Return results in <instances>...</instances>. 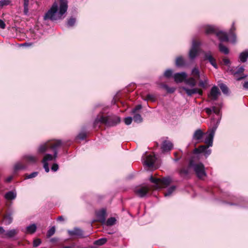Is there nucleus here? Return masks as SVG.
I'll use <instances>...</instances> for the list:
<instances>
[{"instance_id": "13d9d810", "label": "nucleus", "mask_w": 248, "mask_h": 248, "mask_svg": "<svg viewBox=\"0 0 248 248\" xmlns=\"http://www.w3.org/2000/svg\"><path fill=\"white\" fill-rule=\"evenodd\" d=\"M13 179V176H9L8 177H7L5 181L6 182H10Z\"/></svg>"}, {"instance_id": "864d4df0", "label": "nucleus", "mask_w": 248, "mask_h": 248, "mask_svg": "<svg viewBox=\"0 0 248 248\" xmlns=\"http://www.w3.org/2000/svg\"><path fill=\"white\" fill-rule=\"evenodd\" d=\"M223 63L225 65L229 66L230 67L229 65L230 64V60L229 59H226V58H224L223 60Z\"/></svg>"}, {"instance_id": "c85d7f7f", "label": "nucleus", "mask_w": 248, "mask_h": 248, "mask_svg": "<svg viewBox=\"0 0 248 248\" xmlns=\"http://www.w3.org/2000/svg\"><path fill=\"white\" fill-rule=\"evenodd\" d=\"M203 80H200L199 81V86L205 89L206 88V85L208 83V79L204 75H203Z\"/></svg>"}, {"instance_id": "0eeeda50", "label": "nucleus", "mask_w": 248, "mask_h": 248, "mask_svg": "<svg viewBox=\"0 0 248 248\" xmlns=\"http://www.w3.org/2000/svg\"><path fill=\"white\" fill-rule=\"evenodd\" d=\"M189 167H191L195 172L197 177L202 179L206 176V174L204 170V166L202 163H195L192 158L190 160Z\"/></svg>"}, {"instance_id": "7c9ffc66", "label": "nucleus", "mask_w": 248, "mask_h": 248, "mask_svg": "<svg viewBox=\"0 0 248 248\" xmlns=\"http://www.w3.org/2000/svg\"><path fill=\"white\" fill-rule=\"evenodd\" d=\"M219 49L220 52L224 53L225 54H228L229 52L228 48L223 45L221 43L219 45Z\"/></svg>"}, {"instance_id": "e433bc0d", "label": "nucleus", "mask_w": 248, "mask_h": 248, "mask_svg": "<svg viewBox=\"0 0 248 248\" xmlns=\"http://www.w3.org/2000/svg\"><path fill=\"white\" fill-rule=\"evenodd\" d=\"M189 166L187 168H183L180 170V174L181 175H186L189 172Z\"/></svg>"}, {"instance_id": "f3484780", "label": "nucleus", "mask_w": 248, "mask_h": 248, "mask_svg": "<svg viewBox=\"0 0 248 248\" xmlns=\"http://www.w3.org/2000/svg\"><path fill=\"white\" fill-rule=\"evenodd\" d=\"M173 78L174 80L177 83L185 81L186 78H187V74L185 72L177 73L174 75Z\"/></svg>"}, {"instance_id": "58836bf2", "label": "nucleus", "mask_w": 248, "mask_h": 248, "mask_svg": "<svg viewBox=\"0 0 248 248\" xmlns=\"http://www.w3.org/2000/svg\"><path fill=\"white\" fill-rule=\"evenodd\" d=\"M219 86L223 93L224 94H227L228 93V88L225 84L221 83L219 85Z\"/></svg>"}, {"instance_id": "2eb2a0df", "label": "nucleus", "mask_w": 248, "mask_h": 248, "mask_svg": "<svg viewBox=\"0 0 248 248\" xmlns=\"http://www.w3.org/2000/svg\"><path fill=\"white\" fill-rule=\"evenodd\" d=\"M156 160L155 155H149L145 156V160L144 161V164L149 168H152Z\"/></svg>"}, {"instance_id": "a18cd8bd", "label": "nucleus", "mask_w": 248, "mask_h": 248, "mask_svg": "<svg viewBox=\"0 0 248 248\" xmlns=\"http://www.w3.org/2000/svg\"><path fill=\"white\" fill-rule=\"evenodd\" d=\"M10 1L9 0H0V7L8 5L10 4Z\"/></svg>"}, {"instance_id": "bb28decb", "label": "nucleus", "mask_w": 248, "mask_h": 248, "mask_svg": "<svg viewBox=\"0 0 248 248\" xmlns=\"http://www.w3.org/2000/svg\"><path fill=\"white\" fill-rule=\"evenodd\" d=\"M13 221V217L12 214H7L3 218L4 223L6 225H9L12 223Z\"/></svg>"}, {"instance_id": "603ef678", "label": "nucleus", "mask_w": 248, "mask_h": 248, "mask_svg": "<svg viewBox=\"0 0 248 248\" xmlns=\"http://www.w3.org/2000/svg\"><path fill=\"white\" fill-rule=\"evenodd\" d=\"M58 168H59L58 165L57 164L54 163L53 164V165L51 167V170L54 171H56L58 170Z\"/></svg>"}, {"instance_id": "4468645a", "label": "nucleus", "mask_w": 248, "mask_h": 248, "mask_svg": "<svg viewBox=\"0 0 248 248\" xmlns=\"http://www.w3.org/2000/svg\"><path fill=\"white\" fill-rule=\"evenodd\" d=\"M182 89L183 90H184L186 92L187 95L189 96H192V95L196 93H198L200 95H202L203 93L202 90L197 88H193L191 89H189L188 88L186 87H182Z\"/></svg>"}, {"instance_id": "aec40b11", "label": "nucleus", "mask_w": 248, "mask_h": 248, "mask_svg": "<svg viewBox=\"0 0 248 248\" xmlns=\"http://www.w3.org/2000/svg\"><path fill=\"white\" fill-rule=\"evenodd\" d=\"M204 60H208L210 63L216 69L217 68L216 60L212 56L210 52L206 53L204 54Z\"/></svg>"}, {"instance_id": "393cba45", "label": "nucleus", "mask_w": 248, "mask_h": 248, "mask_svg": "<svg viewBox=\"0 0 248 248\" xmlns=\"http://www.w3.org/2000/svg\"><path fill=\"white\" fill-rule=\"evenodd\" d=\"M175 64L178 67L184 66L186 65V62L182 56H179L176 59Z\"/></svg>"}, {"instance_id": "1a4fd4ad", "label": "nucleus", "mask_w": 248, "mask_h": 248, "mask_svg": "<svg viewBox=\"0 0 248 248\" xmlns=\"http://www.w3.org/2000/svg\"><path fill=\"white\" fill-rule=\"evenodd\" d=\"M200 42L193 40L192 47L189 52V57L190 59L193 60L197 56L200 50Z\"/></svg>"}, {"instance_id": "f8f14e48", "label": "nucleus", "mask_w": 248, "mask_h": 248, "mask_svg": "<svg viewBox=\"0 0 248 248\" xmlns=\"http://www.w3.org/2000/svg\"><path fill=\"white\" fill-rule=\"evenodd\" d=\"M220 94V93L219 89L216 86H213L211 89L210 93L208 94L209 101L217 100Z\"/></svg>"}, {"instance_id": "c756f323", "label": "nucleus", "mask_w": 248, "mask_h": 248, "mask_svg": "<svg viewBox=\"0 0 248 248\" xmlns=\"http://www.w3.org/2000/svg\"><path fill=\"white\" fill-rule=\"evenodd\" d=\"M132 114L133 115V120L134 122L138 123H141L142 122V117L139 113H136Z\"/></svg>"}, {"instance_id": "de8ad7c7", "label": "nucleus", "mask_w": 248, "mask_h": 248, "mask_svg": "<svg viewBox=\"0 0 248 248\" xmlns=\"http://www.w3.org/2000/svg\"><path fill=\"white\" fill-rule=\"evenodd\" d=\"M124 121L126 125H129L132 123V118L131 117H126L124 119Z\"/></svg>"}, {"instance_id": "a878e982", "label": "nucleus", "mask_w": 248, "mask_h": 248, "mask_svg": "<svg viewBox=\"0 0 248 248\" xmlns=\"http://www.w3.org/2000/svg\"><path fill=\"white\" fill-rule=\"evenodd\" d=\"M248 58V50H246L240 53L239 55V59L242 62H246Z\"/></svg>"}, {"instance_id": "ea45409f", "label": "nucleus", "mask_w": 248, "mask_h": 248, "mask_svg": "<svg viewBox=\"0 0 248 248\" xmlns=\"http://www.w3.org/2000/svg\"><path fill=\"white\" fill-rule=\"evenodd\" d=\"M76 18L74 17H71L68 20L67 25L68 27H72L76 23Z\"/></svg>"}, {"instance_id": "09e8293b", "label": "nucleus", "mask_w": 248, "mask_h": 248, "mask_svg": "<svg viewBox=\"0 0 248 248\" xmlns=\"http://www.w3.org/2000/svg\"><path fill=\"white\" fill-rule=\"evenodd\" d=\"M41 241L40 239H37L33 241V245L34 247H37L40 245Z\"/></svg>"}, {"instance_id": "5fc2aeb1", "label": "nucleus", "mask_w": 248, "mask_h": 248, "mask_svg": "<svg viewBox=\"0 0 248 248\" xmlns=\"http://www.w3.org/2000/svg\"><path fill=\"white\" fill-rule=\"evenodd\" d=\"M5 28V24L4 22L1 20L0 19V28L4 29Z\"/></svg>"}, {"instance_id": "412c9836", "label": "nucleus", "mask_w": 248, "mask_h": 248, "mask_svg": "<svg viewBox=\"0 0 248 248\" xmlns=\"http://www.w3.org/2000/svg\"><path fill=\"white\" fill-rule=\"evenodd\" d=\"M173 144L170 141L165 140L162 143L161 149L163 152H167L171 150Z\"/></svg>"}, {"instance_id": "680f3d73", "label": "nucleus", "mask_w": 248, "mask_h": 248, "mask_svg": "<svg viewBox=\"0 0 248 248\" xmlns=\"http://www.w3.org/2000/svg\"><path fill=\"white\" fill-rule=\"evenodd\" d=\"M4 232V230L2 227H0V234L3 233Z\"/></svg>"}, {"instance_id": "9b49d317", "label": "nucleus", "mask_w": 248, "mask_h": 248, "mask_svg": "<svg viewBox=\"0 0 248 248\" xmlns=\"http://www.w3.org/2000/svg\"><path fill=\"white\" fill-rule=\"evenodd\" d=\"M204 133L202 131L201 129H199L196 130L193 135L192 141L195 142V144L202 142L203 141V136Z\"/></svg>"}, {"instance_id": "3c124183", "label": "nucleus", "mask_w": 248, "mask_h": 248, "mask_svg": "<svg viewBox=\"0 0 248 248\" xmlns=\"http://www.w3.org/2000/svg\"><path fill=\"white\" fill-rule=\"evenodd\" d=\"M213 111L217 115H219L220 113V109L215 106L213 107Z\"/></svg>"}, {"instance_id": "f03ea898", "label": "nucleus", "mask_w": 248, "mask_h": 248, "mask_svg": "<svg viewBox=\"0 0 248 248\" xmlns=\"http://www.w3.org/2000/svg\"><path fill=\"white\" fill-rule=\"evenodd\" d=\"M67 1L66 0H59L55 2L50 9L46 13L44 16L45 20L49 19L56 20L62 18V16L67 10Z\"/></svg>"}, {"instance_id": "0e129e2a", "label": "nucleus", "mask_w": 248, "mask_h": 248, "mask_svg": "<svg viewBox=\"0 0 248 248\" xmlns=\"http://www.w3.org/2000/svg\"><path fill=\"white\" fill-rule=\"evenodd\" d=\"M176 155H177V153H174V155H175V156H176Z\"/></svg>"}, {"instance_id": "dca6fc26", "label": "nucleus", "mask_w": 248, "mask_h": 248, "mask_svg": "<svg viewBox=\"0 0 248 248\" xmlns=\"http://www.w3.org/2000/svg\"><path fill=\"white\" fill-rule=\"evenodd\" d=\"M96 216L99 222L102 223H105L106 222L107 213L105 209H102L97 212Z\"/></svg>"}, {"instance_id": "49530a36", "label": "nucleus", "mask_w": 248, "mask_h": 248, "mask_svg": "<svg viewBox=\"0 0 248 248\" xmlns=\"http://www.w3.org/2000/svg\"><path fill=\"white\" fill-rule=\"evenodd\" d=\"M142 108V106L141 105H137L132 111V114H135L136 113H138V111L141 109Z\"/></svg>"}, {"instance_id": "b1692460", "label": "nucleus", "mask_w": 248, "mask_h": 248, "mask_svg": "<svg viewBox=\"0 0 248 248\" xmlns=\"http://www.w3.org/2000/svg\"><path fill=\"white\" fill-rule=\"evenodd\" d=\"M191 75L192 77L199 80L200 78V72L198 68L195 67L191 71Z\"/></svg>"}, {"instance_id": "052dcab7", "label": "nucleus", "mask_w": 248, "mask_h": 248, "mask_svg": "<svg viewBox=\"0 0 248 248\" xmlns=\"http://www.w3.org/2000/svg\"><path fill=\"white\" fill-rule=\"evenodd\" d=\"M58 220L59 221H63L64 219L62 216H60L58 217Z\"/></svg>"}, {"instance_id": "20e7f679", "label": "nucleus", "mask_w": 248, "mask_h": 248, "mask_svg": "<svg viewBox=\"0 0 248 248\" xmlns=\"http://www.w3.org/2000/svg\"><path fill=\"white\" fill-rule=\"evenodd\" d=\"M204 29L206 34L215 33L220 41L223 42L230 40L232 43L236 42V35L232 32L235 29L233 24L230 31L229 36L225 32L218 31L217 29L214 26L207 25L204 27Z\"/></svg>"}, {"instance_id": "9d476101", "label": "nucleus", "mask_w": 248, "mask_h": 248, "mask_svg": "<svg viewBox=\"0 0 248 248\" xmlns=\"http://www.w3.org/2000/svg\"><path fill=\"white\" fill-rule=\"evenodd\" d=\"M228 70L235 76L237 80H241L246 77V76H238L239 75L242 74L244 71V68L242 66L232 68L229 67Z\"/></svg>"}, {"instance_id": "5701e85b", "label": "nucleus", "mask_w": 248, "mask_h": 248, "mask_svg": "<svg viewBox=\"0 0 248 248\" xmlns=\"http://www.w3.org/2000/svg\"><path fill=\"white\" fill-rule=\"evenodd\" d=\"M197 79L193 77H191L188 78H186L185 82L191 87H194L196 86L197 83Z\"/></svg>"}, {"instance_id": "a211bd4d", "label": "nucleus", "mask_w": 248, "mask_h": 248, "mask_svg": "<svg viewBox=\"0 0 248 248\" xmlns=\"http://www.w3.org/2000/svg\"><path fill=\"white\" fill-rule=\"evenodd\" d=\"M33 0H23V12L25 15H29V9L32 4Z\"/></svg>"}, {"instance_id": "8fccbe9b", "label": "nucleus", "mask_w": 248, "mask_h": 248, "mask_svg": "<svg viewBox=\"0 0 248 248\" xmlns=\"http://www.w3.org/2000/svg\"><path fill=\"white\" fill-rule=\"evenodd\" d=\"M44 165V168L46 172H48L49 171L48 163H43Z\"/></svg>"}, {"instance_id": "4c0bfd02", "label": "nucleus", "mask_w": 248, "mask_h": 248, "mask_svg": "<svg viewBox=\"0 0 248 248\" xmlns=\"http://www.w3.org/2000/svg\"><path fill=\"white\" fill-rule=\"evenodd\" d=\"M162 86L169 93H173L175 91V88L169 87L166 84H163Z\"/></svg>"}, {"instance_id": "6e6552de", "label": "nucleus", "mask_w": 248, "mask_h": 248, "mask_svg": "<svg viewBox=\"0 0 248 248\" xmlns=\"http://www.w3.org/2000/svg\"><path fill=\"white\" fill-rule=\"evenodd\" d=\"M150 180L152 183L155 184V188L156 189L167 186L171 182V180L170 177L160 179L154 178L153 176L150 177Z\"/></svg>"}, {"instance_id": "ddd939ff", "label": "nucleus", "mask_w": 248, "mask_h": 248, "mask_svg": "<svg viewBox=\"0 0 248 248\" xmlns=\"http://www.w3.org/2000/svg\"><path fill=\"white\" fill-rule=\"evenodd\" d=\"M150 188L147 186H139L134 190L135 193L139 197H145L148 193Z\"/></svg>"}, {"instance_id": "f704fd0d", "label": "nucleus", "mask_w": 248, "mask_h": 248, "mask_svg": "<svg viewBox=\"0 0 248 248\" xmlns=\"http://www.w3.org/2000/svg\"><path fill=\"white\" fill-rule=\"evenodd\" d=\"M107 241V239L105 238H100L94 242V245L102 246L105 244Z\"/></svg>"}, {"instance_id": "bf43d9fd", "label": "nucleus", "mask_w": 248, "mask_h": 248, "mask_svg": "<svg viewBox=\"0 0 248 248\" xmlns=\"http://www.w3.org/2000/svg\"><path fill=\"white\" fill-rule=\"evenodd\" d=\"M21 46H31V44L25 43L21 44Z\"/></svg>"}, {"instance_id": "c03bdc74", "label": "nucleus", "mask_w": 248, "mask_h": 248, "mask_svg": "<svg viewBox=\"0 0 248 248\" xmlns=\"http://www.w3.org/2000/svg\"><path fill=\"white\" fill-rule=\"evenodd\" d=\"M172 73L173 72L171 70L168 69L165 72L164 76L169 78L172 76Z\"/></svg>"}, {"instance_id": "e2e57ef3", "label": "nucleus", "mask_w": 248, "mask_h": 248, "mask_svg": "<svg viewBox=\"0 0 248 248\" xmlns=\"http://www.w3.org/2000/svg\"><path fill=\"white\" fill-rule=\"evenodd\" d=\"M178 159H179L178 158H176V159H174V160H175V161H178Z\"/></svg>"}, {"instance_id": "4be33fe9", "label": "nucleus", "mask_w": 248, "mask_h": 248, "mask_svg": "<svg viewBox=\"0 0 248 248\" xmlns=\"http://www.w3.org/2000/svg\"><path fill=\"white\" fill-rule=\"evenodd\" d=\"M16 193L15 191H10L4 195V198L7 200H13L16 199Z\"/></svg>"}, {"instance_id": "f257e3e1", "label": "nucleus", "mask_w": 248, "mask_h": 248, "mask_svg": "<svg viewBox=\"0 0 248 248\" xmlns=\"http://www.w3.org/2000/svg\"><path fill=\"white\" fill-rule=\"evenodd\" d=\"M62 144L60 140H49L40 144L37 149L39 154H44L52 150L53 155L46 154L42 160V163H48L49 161H55L58 155V149Z\"/></svg>"}, {"instance_id": "a19ab883", "label": "nucleus", "mask_w": 248, "mask_h": 248, "mask_svg": "<svg viewBox=\"0 0 248 248\" xmlns=\"http://www.w3.org/2000/svg\"><path fill=\"white\" fill-rule=\"evenodd\" d=\"M55 232V227H52L47 231V237H50L52 236Z\"/></svg>"}, {"instance_id": "6ab92c4d", "label": "nucleus", "mask_w": 248, "mask_h": 248, "mask_svg": "<svg viewBox=\"0 0 248 248\" xmlns=\"http://www.w3.org/2000/svg\"><path fill=\"white\" fill-rule=\"evenodd\" d=\"M68 233L71 236H77L79 237H84L82 231L77 228H74L73 230H69Z\"/></svg>"}, {"instance_id": "4d7b16f0", "label": "nucleus", "mask_w": 248, "mask_h": 248, "mask_svg": "<svg viewBox=\"0 0 248 248\" xmlns=\"http://www.w3.org/2000/svg\"><path fill=\"white\" fill-rule=\"evenodd\" d=\"M243 87L245 89L248 90V81L245 82L243 84Z\"/></svg>"}, {"instance_id": "6e6d98bb", "label": "nucleus", "mask_w": 248, "mask_h": 248, "mask_svg": "<svg viewBox=\"0 0 248 248\" xmlns=\"http://www.w3.org/2000/svg\"><path fill=\"white\" fill-rule=\"evenodd\" d=\"M205 110L206 112L208 114L210 115V114H211V113H212V112L213 111V108H206L205 109Z\"/></svg>"}, {"instance_id": "cd10ccee", "label": "nucleus", "mask_w": 248, "mask_h": 248, "mask_svg": "<svg viewBox=\"0 0 248 248\" xmlns=\"http://www.w3.org/2000/svg\"><path fill=\"white\" fill-rule=\"evenodd\" d=\"M36 226L35 224H31L26 228V232L28 233H33L36 230Z\"/></svg>"}, {"instance_id": "473e14b6", "label": "nucleus", "mask_w": 248, "mask_h": 248, "mask_svg": "<svg viewBox=\"0 0 248 248\" xmlns=\"http://www.w3.org/2000/svg\"><path fill=\"white\" fill-rule=\"evenodd\" d=\"M176 189L175 186H172L170 187L167 191L164 193V196L165 197L170 196L171 194L175 191Z\"/></svg>"}, {"instance_id": "423d86ee", "label": "nucleus", "mask_w": 248, "mask_h": 248, "mask_svg": "<svg viewBox=\"0 0 248 248\" xmlns=\"http://www.w3.org/2000/svg\"><path fill=\"white\" fill-rule=\"evenodd\" d=\"M120 121V119L118 117L111 119L103 116H98L94 122V126L95 127L97 126L100 127L101 124L109 126H113L119 123Z\"/></svg>"}, {"instance_id": "72a5a7b5", "label": "nucleus", "mask_w": 248, "mask_h": 248, "mask_svg": "<svg viewBox=\"0 0 248 248\" xmlns=\"http://www.w3.org/2000/svg\"><path fill=\"white\" fill-rule=\"evenodd\" d=\"M17 233V231L16 229H13L7 231L5 234L9 237H12L16 234Z\"/></svg>"}, {"instance_id": "39448f33", "label": "nucleus", "mask_w": 248, "mask_h": 248, "mask_svg": "<svg viewBox=\"0 0 248 248\" xmlns=\"http://www.w3.org/2000/svg\"><path fill=\"white\" fill-rule=\"evenodd\" d=\"M38 158L37 156L26 155L23 156L21 161L17 162L14 166V170L15 171L20 170H23L27 167V164H34L37 162Z\"/></svg>"}, {"instance_id": "79ce46f5", "label": "nucleus", "mask_w": 248, "mask_h": 248, "mask_svg": "<svg viewBox=\"0 0 248 248\" xmlns=\"http://www.w3.org/2000/svg\"><path fill=\"white\" fill-rule=\"evenodd\" d=\"M37 172H33L30 174H26L25 175V179H31L36 177L38 175Z\"/></svg>"}, {"instance_id": "37998d69", "label": "nucleus", "mask_w": 248, "mask_h": 248, "mask_svg": "<svg viewBox=\"0 0 248 248\" xmlns=\"http://www.w3.org/2000/svg\"><path fill=\"white\" fill-rule=\"evenodd\" d=\"M86 137V134L85 132L80 133L77 136V139L83 140Z\"/></svg>"}, {"instance_id": "7ed1b4c3", "label": "nucleus", "mask_w": 248, "mask_h": 248, "mask_svg": "<svg viewBox=\"0 0 248 248\" xmlns=\"http://www.w3.org/2000/svg\"><path fill=\"white\" fill-rule=\"evenodd\" d=\"M218 122L217 123L216 125L213 126L212 129L209 132L205 140V145H202L200 146L198 148H196L193 153L196 155L203 154L205 157H207L211 153V149H208L209 147L213 145V138L215 135V131L217 127Z\"/></svg>"}, {"instance_id": "2f4dec72", "label": "nucleus", "mask_w": 248, "mask_h": 248, "mask_svg": "<svg viewBox=\"0 0 248 248\" xmlns=\"http://www.w3.org/2000/svg\"><path fill=\"white\" fill-rule=\"evenodd\" d=\"M142 98L146 101H154L155 100V96L152 94H148L146 96H142Z\"/></svg>"}, {"instance_id": "c9c22d12", "label": "nucleus", "mask_w": 248, "mask_h": 248, "mask_svg": "<svg viewBox=\"0 0 248 248\" xmlns=\"http://www.w3.org/2000/svg\"><path fill=\"white\" fill-rule=\"evenodd\" d=\"M115 222L116 219L113 217H111L106 221L105 223H106L107 226H112L115 223Z\"/></svg>"}]
</instances>
